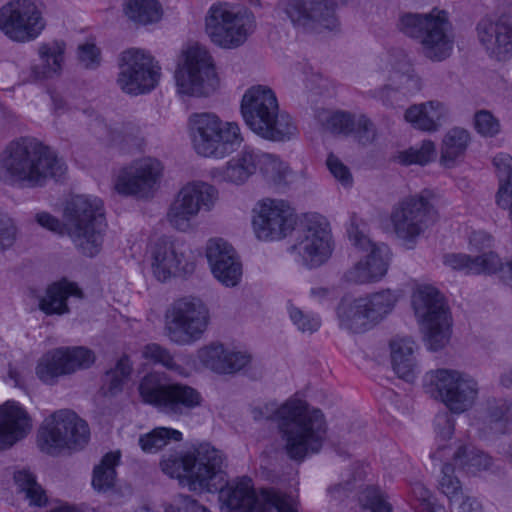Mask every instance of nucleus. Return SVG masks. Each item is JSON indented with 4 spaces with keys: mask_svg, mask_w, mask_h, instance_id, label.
Listing matches in <instances>:
<instances>
[{
    "mask_svg": "<svg viewBox=\"0 0 512 512\" xmlns=\"http://www.w3.org/2000/svg\"><path fill=\"white\" fill-rule=\"evenodd\" d=\"M288 314L292 323L302 333L312 334L321 326L320 318L313 313H306L292 303L288 304Z\"/></svg>",
    "mask_w": 512,
    "mask_h": 512,
    "instance_id": "nucleus-48",
    "label": "nucleus"
},
{
    "mask_svg": "<svg viewBox=\"0 0 512 512\" xmlns=\"http://www.w3.org/2000/svg\"><path fill=\"white\" fill-rule=\"evenodd\" d=\"M120 461L119 452L107 453L93 469L92 486L98 492H107L116 484V466Z\"/></svg>",
    "mask_w": 512,
    "mask_h": 512,
    "instance_id": "nucleus-37",
    "label": "nucleus"
},
{
    "mask_svg": "<svg viewBox=\"0 0 512 512\" xmlns=\"http://www.w3.org/2000/svg\"><path fill=\"white\" fill-rule=\"evenodd\" d=\"M356 118V115L338 111L328 117L326 126L332 133L349 135L355 130Z\"/></svg>",
    "mask_w": 512,
    "mask_h": 512,
    "instance_id": "nucleus-50",
    "label": "nucleus"
},
{
    "mask_svg": "<svg viewBox=\"0 0 512 512\" xmlns=\"http://www.w3.org/2000/svg\"><path fill=\"white\" fill-rule=\"evenodd\" d=\"M327 167L331 174L345 187H350L353 182L352 175L347 166H345L337 157L329 155L327 158Z\"/></svg>",
    "mask_w": 512,
    "mask_h": 512,
    "instance_id": "nucleus-57",
    "label": "nucleus"
},
{
    "mask_svg": "<svg viewBox=\"0 0 512 512\" xmlns=\"http://www.w3.org/2000/svg\"><path fill=\"white\" fill-rule=\"evenodd\" d=\"M253 417L277 422L284 450L295 461H303L307 456L319 453L326 440L324 414L300 399H289L281 406L267 403L253 409Z\"/></svg>",
    "mask_w": 512,
    "mask_h": 512,
    "instance_id": "nucleus-2",
    "label": "nucleus"
},
{
    "mask_svg": "<svg viewBox=\"0 0 512 512\" xmlns=\"http://www.w3.org/2000/svg\"><path fill=\"white\" fill-rule=\"evenodd\" d=\"M257 170L272 183L280 185L286 177L288 167L276 156L257 150Z\"/></svg>",
    "mask_w": 512,
    "mask_h": 512,
    "instance_id": "nucleus-43",
    "label": "nucleus"
},
{
    "mask_svg": "<svg viewBox=\"0 0 512 512\" xmlns=\"http://www.w3.org/2000/svg\"><path fill=\"white\" fill-rule=\"evenodd\" d=\"M417 346L411 337H395L390 342L391 362L394 372L406 382H413L418 373L415 357Z\"/></svg>",
    "mask_w": 512,
    "mask_h": 512,
    "instance_id": "nucleus-32",
    "label": "nucleus"
},
{
    "mask_svg": "<svg viewBox=\"0 0 512 512\" xmlns=\"http://www.w3.org/2000/svg\"><path fill=\"white\" fill-rule=\"evenodd\" d=\"M355 139L362 145L372 143L376 137V129L374 124L364 115L356 118L355 130L352 133Z\"/></svg>",
    "mask_w": 512,
    "mask_h": 512,
    "instance_id": "nucleus-54",
    "label": "nucleus"
},
{
    "mask_svg": "<svg viewBox=\"0 0 512 512\" xmlns=\"http://www.w3.org/2000/svg\"><path fill=\"white\" fill-rule=\"evenodd\" d=\"M413 493L421 500L422 509L426 512H445L444 507L436 505L429 500V490L417 483L413 487Z\"/></svg>",
    "mask_w": 512,
    "mask_h": 512,
    "instance_id": "nucleus-62",
    "label": "nucleus"
},
{
    "mask_svg": "<svg viewBox=\"0 0 512 512\" xmlns=\"http://www.w3.org/2000/svg\"><path fill=\"white\" fill-rule=\"evenodd\" d=\"M303 265L316 268L332 255V235L327 220L318 214H309L301 221L296 242L291 247Z\"/></svg>",
    "mask_w": 512,
    "mask_h": 512,
    "instance_id": "nucleus-17",
    "label": "nucleus"
},
{
    "mask_svg": "<svg viewBox=\"0 0 512 512\" xmlns=\"http://www.w3.org/2000/svg\"><path fill=\"white\" fill-rule=\"evenodd\" d=\"M374 275L365 261H359L344 274V278L350 283L364 284L376 282Z\"/></svg>",
    "mask_w": 512,
    "mask_h": 512,
    "instance_id": "nucleus-55",
    "label": "nucleus"
},
{
    "mask_svg": "<svg viewBox=\"0 0 512 512\" xmlns=\"http://www.w3.org/2000/svg\"><path fill=\"white\" fill-rule=\"evenodd\" d=\"M444 264L453 270L467 274H495L501 267V259L497 253L471 256L468 254H447Z\"/></svg>",
    "mask_w": 512,
    "mask_h": 512,
    "instance_id": "nucleus-33",
    "label": "nucleus"
},
{
    "mask_svg": "<svg viewBox=\"0 0 512 512\" xmlns=\"http://www.w3.org/2000/svg\"><path fill=\"white\" fill-rule=\"evenodd\" d=\"M162 16V6L157 0H130V21L146 26L159 22Z\"/></svg>",
    "mask_w": 512,
    "mask_h": 512,
    "instance_id": "nucleus-41",
    "label": "nucleus"
},
{
    "mask_svg": "<svg viewBox=\"0 0 512 512\" xmlns=\"http://www.w3.org/2000/svg\"><path fill=\"white\" fill-rule=\"evenodd\" d=\"M256 27L253 13L228 3L213 4L205 17V30L210 40L224 49L242 46Z\"/></svg>",
    "mask_w": 512,
    "mask_h": 512,
    "instance_id": "nucleus-11",
    "label": "nucleus"
},
{
    "mask_svg": "<svg viewBox=\"0 0 512 512\" xmlns=\"http://www.w3.org/2000/svg\"><path fill=\"white\" fill-rule=\"evenodd\" d=\"M65 163L47 146L22 138L9 143L0 155V179L8 184L34 188L66 172Z\"/></svg>",
    "mask_w": 512,
    "mask_h": 512,
    "instance_id": "nucleus-3",
    "label": "nucleus"
},
{
    "mask_svg": "<svg viewBox=\"0 0 512 512\" xmlns=\"http://www.w3.org/2000/svg\"><path fill=\"white\" fill-rule=\"evenodd\" d=\"M398 27L408 37L419 41L421 53L432 62L449 58L455 44V31L449 15L437 8L429 13H405Z\"/></svg>",
    "mask_w": 512,
    "mask_h": 512,
    "instance_id": "nucleus-6",
    "label": "nucleus"
},
{
    "mask_svg": "<svg viewBox=\"0 0 512 512\" xmlns=\"http://www.w3.org/2000/svg\"><path fill=\"white\" fill-rule=\"evenodd\" d=\"M141 355L143 358L159 363L169 370H178L179 368L170 352L158 344L146 345L141 351Z\"/></svg>",
    "mask_w": 512,
    "mask_h": 512,
    "instance_id": "nucleus-52",
    "label": "nucleus"
},
{
    "mask_svg": "<svg viewBox=\"0 0 512 512\" xmlns=\"http://www.w3.org/2000/svg\"><path fill=\"white\" fill-rule=\"evenodd\" d=\"M90 439L86 421L75 412L58 410L46 417L37 432V446L48 455L56 456L66 449H81Z\"/></svg>",
    "mask_w": 512,
    "mask_h": 512,
    "instance_id": "nucleus-9",
    "label": "nucleus"
},
{
    "mask_svg": "<svg viewBox=\"0 0 512 512\" xmlns=\"http://www.w3.org/2000/svg\"><path fill=\"white\" fill-rule=\"evenodd\" d=\"M425 386L435 399L456 414L470 409L478 398V382L469 374L454 369H436L425 376Z\"/></svg>",
    "mask_w": 512,
    "mask_h": 512,
    "instance_id": "nucleus-13",
    "label": "nucleus"
},
{
    "mask_svg": "<svg viewBox=\"0 0 512 512\" xmlns=\"http://www.w3.org/2000/svg\"><path fill=\"white\" fill-rule=\"evenodd\" d=\"M127 378L128 359L123 357L118 361L115 368L106 373L105 384L108 386V392L113 395L121 391Z\"/></svg>",
    "mask_w": 512,
    "mask_h": 512,
    "instance_id": "nucleus-51",
    "label": "nucleus"
},
{
    "mask_svg": "<svg viewBox=\"0 0 512 512\" xmlns=\"http://www.w3.org/2000/svg\"><path fill=\"white\" fill-rule=\"evenodd\" d=\"M30 429V418L18 402L7 401L0 407V450L24 438Z\"/></svg>",
    "mask_w": 512,
    "mask_h": 512,
    "instance_id": "nucleus-27",
    "label": "nucleus"
},
{
    "mask_svg": "<svg viewBox=\"0 0 512 512\" xmlns=\"http://www.w3.org/2000/svg\"><path fill=\"white\" fill-rule=\"evenodd\" d=\"M474 124L476 130L483 136L492 137L499 132V121L486 110H481L475 114Z\"/></svg>",
    "mask_w": 512,
    "mask_h": 512,
    "instance_id": "nucleus-53",
    "label": "nucleus"
},
{
    "mask_svg": "<svg viewBox=\"0 0 512 512\" xmlns=\"http://www.w3.org/2000/svg\"><path fill=\"white\" fill-rule=\"evenodd\" d=\"M175 502L178 510H183V512H210L207 507L199 504L188 495L179 494L175 497Z\"/></svg>",
    "mask_w": 512,
    "mask_h": 512,
    "instance_id": "nucleus-63",
    "label": "nucleus"
},
{
    "mask_svg": "<svg viewBox=\"0 0 512 512\" xmlns=\"http://www.w3.org/2000/svg\"><path fill=\"white\" fill-rule=\"evenodd\" d=\"M412 306L421 322L428 348L438 351L451 337L452 320L444 298L432 286H420L413 293Z\"/></svg>",
    "mask_w": 512,
    "mask_h": 512,
    "instance_id": "nucleus-12",
    "label": "nucleus"
},
{
    "mask_svg": "<svg viewBox=\"0 0 512 512\" xmlns=\"http://www.w3.org/2000/svg\"><path fill=\"white\" fill-rule=\"evenodd\" d=\"M434 209L423 196H411L394 206L391 223L396 235L405 241H414L433 221Z\"/></svg>",
    "mask_w": 512,
    "mask_h": 512,
    "instance_id": "nucleus-20",
    "label": "nucleus"
},
{
    "mask_svg": "<svg viewBox=\"0 0 512 512\" xmlns=\"http://www.w3.org/2000/svg\"><path fill=\"white\" fill-rule=\"evenodd\" d=\"M80 62L89 69H94L100 64V50L94 43H85L78 48Z\"/></svg>",
    "mask_w": 512,
    "mask_h": 512,
    "instance_id": "nucleus-58",
    "label": "nucleus"
},
{
    "mask_svg": "<svg viewBox=\"0 0 512 512\" xmlns=\"http://www.w3.org/2000/svg\"><path fill=\"white\" fill-rule=\"evenodd\" d=\"M397 301L398 295L391 289L342 299L336 309L339 326L351 333H363L385 319Z\"/></svg>",
    "mask_w": 512,
    "mask_h": 512,
    "instance_id": "nucleus-10",
    "label": "nucleus"
},
{
    "mask_svg": "<svg viewBox=\"0 0 512 512\" xmlns=\"http://www.w3.org/2000/svg\"><path fill=\"white\" fill-rule=\"evenodd\" d=\"M59 355L56 348L39 359L35 372L41 382L53 385L59 377L67 375Z\"/></svg>",
    "mask_w": 512,
    "mask_h": 512,
    "instance_id": "nucleus-40",
    "label": "nucleus"
},
{
    "mask_svg": "<svg viewBox=\"0 0 512 512\" xmlns=\"http://www.w3.org/2000/svg\"><path fill=\"white\" fill-rule=\"evenodd\" d=\"M453 460L467 474L475 475L481 471L491 470V456L473 446H461L453 455Z\"/></svg>",
    "mask_w": 512,
    "mask_h": 512,
    "instance_id": "nucleus-36",
    "label": "nucleus"
},
{
    "mask_svg": "<svg viewBox=\"0 0 512 512\" xmlns=\"http://www.w3.org/2000/svg\"><path fill=\"white\" fill-rule=\"evenodd\" d=\"M455 468L450 463H445L438 481V489L448 497L450 501L458 500L462 494V485L458 477L454 475Z\"/></svg>",
    "mask_w": 512,
    "mask_h": 512,
    "instance_id": "nucleus-46",
    "label": "nucleus"
},
{
    "mask_svg": "<svg viewBox=\"0 0 512 512\" xmlns=\"http://www.w3.org/2000/svg\"><path fill=\"white\" fill-rule=\"evenodd\" d=\"M493 243V237L485 231H473L469 236L470 250L478 252V255L494 253Z\"/></svg>",
    "mask_w": 512,
    "mask_h": 512,
    "instance_id": "nucleus-56",
    "label": "nucleus"
},
{
    "mask_svg": "<svg viewBox=\"0 0 512 512\" xmlns=\"http://www.w3.org/2000/svg\"><path fill=\"white\" fill-rule=\"evenodd\" d=\"M350 241L355 247L368 251L365 262L376 277L377 281L380 280L388 270L390 260V249L384 243L376 244L363 233L354 223H351L347 230Z\"/></svg>",
    "mask_w": 512,
    "mask_h": 512,
    "instance_id": "nucleus-30",
    "label": "nucleus"
},
{
    "mask_svg": "<svg viewBox=\"0 0 512 512\" xmlns=\"http://www.w3.org/2000/svg\"><path fill=\"white\" fill-rule=\"evenodd\" d=\"M182 433L173 428L157 427L139 438V445L144 452L155 453L170 441H180Z\"/></svg>",
    "mask_w": 512,
    "mask_h": 512,
    "instance_id": "nucleus-42",
    "label": "nucleus"
},
{
    "mask_svg": "<svg viewBox=\"0 0 512 512\" xmlns=\"http://www.w3.org/2000/svg\"><path fill=\"white\" fill-rule=\"evenodd\" d=\"M151 268L157 280L165 282L171 277L193 273L195 261L185 244L163 236L150 248Z\"/></svg>",
    "mask_w": 512,
    "mask_h": 512,
    "instance_id": "nucleus-19",
    "label": "nucleus"
},
{
    "mask_svg": "<svg viewBox=\"0 0 512 512\" xmlns=\"http://www.w3.org/2000/svg\"><path fill=\"white\" fill-rule=\"evenodd\" d=\"M189 129L195 151L204 157L224 158L242 142L236 123L224 122L212 113L192 114Z\"/></svg>",
    "mask_w": 512,
    "mask_h": 512,
    "instance_id": "nucleus-8",
    "label": "nucleus"
},
{
    "mask_svg": "<svg viewBox=\"0 0 512 512\" xmlns=\"http://www.w3.org/2000/svg\"><path fill=\"white\" fill-rule=\"evenodd\" d=\"M15 228L9 219L0 220V250L12 245Z\"/></svg>",
    "mask_w": 512,
    "mask_h": 512,
    "instance_id": "nucleus-64",
    "label": "nucleus"
},
{
    "mask_svg": "<svg viewBox=\"0 0 512 512\" xmlns=\"http://www.w3.org/2000/svg\"><path fill=\"white\" fill-rule=\"evenodd\" d=\"M448 116L447 107L438 100L411 105L404 114L405 120L415 129L436 132Z\"/></svg>",
    "mask_w": 512,
    "mask_h": 512,
    "instance_id": "nucleus-31",
    "label": "nucleus"
},
{
    "mask_svg": "<svg viewBox=\"0 0 512 512\" xmlns=\"http://www.w3.org/2000/svg\"><path fill=\"white\" fill-rule=\"evenodd\" d=\"M477 39L486 53L498 61L512 56V18L485 16L476 25Z\"/></svg>",
    "mask_w": 512,
    "mask_h": 512,
    "instance_id": "nucleus-23",
    "label": "nucleus"
},
{
    "mask_svg": "<svg viewBox=\"0 0 512 512\" xmlns=\"http://www.w3.org/2000/svg\"><path fill=\"white\" fill-rule=\"evenodd\" d=\"M160 67L143 49L130 48V95L149 93L158 84Z\"/></svg>",
    "mask_w": 512,
    "mask_h": 512,
    "instance_id": "nucleus-26",
    "label": "nucleus"
},
{
    "mask_svg": "<svg viewBox=\"0 0 512 512\" xmlns=\"http://www.w3.org/2000/svg\"><path fill=\"white\" fill-rule=\"evenodd\" d=\"M66 223L62 224L49 213L36 215L38 224L54 233H68L75 246L86 256L99 253L103 242V202L98 197L78 195L65 209Z\"/></svg>",
    "mask_w": 512,
    "mask_h": 512,
    "instance_id": "nucleus-4",
    "label": "nucleus"
},
{
    "mask_svg": "<svg viewBox=\"0 0 512 512\" xmlns=\"http://www.w3.org/2000/svg\"><path fill=\"white\" fill-rule=\"evenodd\" d=\"M63 54V43L53 42L40 46L39 55L45 65L42 77H50L61 69L64 59Z\"/></svg>",
    "mask_w": 512,
    "mask_h": 512,
    "instance_id": "nucleus-45",
    "label": "nucleus"
},
{
    "mask_svg": "<svg viewBox=\"0 0 512 512\" xmlns=\"http://www.w3.org/2000/svg\"><path fill=\"white\" fill-rule=\"evenodd\" d=\"M70 296L82 298L81 289L76 283L62 279L48 286L46 294L41 298L39 307L47 315H62L69 312L67 299Z\"/></svg>",
    "mask_w": 512,
    "mask_h": 512,
    "instance_id": "nucleus-34",
    "label": "nucleus"
},
{
    "mask_svg": "<svg viewBox=\"0 0 512 512\" xmlns=\"http://www.w3.org/2000/svg\"><path fill=\"white\" fill-rule=\"evenodd\" d=\"M470 134L467 130L454 127L444 136L441 147V163L446 167L454 165L455 161L462 157L469 145Z\"/></svg>",
    "mask_w": 512,
    "mask_h": 512,
    "instance_id": "nucleus-35",
    "label": "nucleus"
},
{
    "mask_svg": "<svg viewBox=\"0 0 512 512\" xmlns=\"http://www.w3.org/2000/svg\"><path fill=\"white\" fill-rule=\"evenodd\" d=\"M57 351L67 375L87 369L95 362L93 351L82 346L61 347L57 348Z\"/></svg>",
    "mask_w": 512,
    "mask_h": 512,
    "instance_id": "nucleus-38",
    "label": "nucleus"
},
{
    "mask_svg": "<svg viewBox=\"0 0 512 512\" xmlns=\"http://www.w3.org/2000/svg\"><path fill=\"white\" fill-rule=\"evenodd\" d=\"M198 357L207 368L220 374L236 373L251 361L247 353L229 351L222 344L214 343L201 348Z\"/></svg>",
    "mask_w": 512,
    "mask_h": 512,
    "instance_id": "nucleus-29",
    "label": "nucleus"
},
{
    "mask_svg": "<svg viewBox=\"0 0 512 512\" xmlns=\"http://www.w3.org/2000/svg\"><path fill=\"white\" fill-rule=\"evenodd\" d=\"M218 200V190L203 181H193L184 185L174 196L166 220L177 231L193 229L192 220L201 210L211 211Z\"/></svg>",
    "mask_w": 512,
    "mask_h": 512,
    "instance_id": "nucleus-16",
    "label": "nucleus"
},
{
    "mask_svg": "<svg viewBox=\"0 0 512 512\" xmlns=\"http://www.w3.org/2000/svg\"><path fill=\"white\" fill-rule=\"evenodd\" d=\"M282 6L292 24L305 31L322 32L338 26L334 9L322 0H282Z\"/></svg>",
    "mask_w": 512,
    "mask_h": 512,
    "instance_id": "nucleus-22",
    "label": "nucleus"
},
{
    "mask_svg": "<svg viewBox=\"0 0 512 512\" xmlns=\"http://www.w3.org/2000/svg\"><path fill=\"white\" fill-rule=\"evenodd\" d=\"M510 403L507 401L499 400L489 403L488 418L491 423L509 422L510 416Z\"/></svg>",
    "mask_w": 512,
    "mask_h": 512,
    "instance_id": "nucleus-59",
    "label": "nucleus"
},
{
    "mask_svg": "<svg viewBox=\"0 0 512 512\" xmlns=\"http://www.w3.org/2000/svg\"><path fill=\"white\" fill-rule=\"evenodd\" d=\"M455 421L448 413H442L436 416L435 429L437 435L443 439H450L454 433Z\"/></svg>",
    "mask_w": 512,
    "mask_h": 512,
    "instance_id": "nucleus-61",
    "label": "nucleus"
},
{
    "mask_svg": "<svg viewBox=\"0 0 512 512\" xmlns=\"http://www.w3.org/2000/svg\"><path fill=\"white\" fill-rule=\"evenodd\" d=\"M165 333L177 345L199 341L208 328L210 313L197 297H183L172 303L166 313Z\"/></svg>",
    "mask_w": 512,
    "mask_h": 512,
    "instance_id": "nucleus-14",
    "label": "nucleus"
},
{
    "mask_svg": "<svg viewBox=\"0 0 512 512\" xmlns=\"http://www.w3.org/2000/svg\"><path fill=\"white\" fill-rule=\"evenodd\" d=\"M177 91L187 96H208L218 87V76L209 51L195 44L184 52V61L175 72Z\"/></svg>",
    "mask_w": 512,
    "mask_h": 512,
    "instance_id": "nucleus-15",
    "label": "nucleus"
},
{
    "mask_svg": "<svg viewBox=\"0 0 512 512\" xmlns=\"http://www.w3.org/2000/svg\"><path fill=\"white\" fill-rule=\"evenodd\" d=\"M497 176L500 183L511 182L512 179V157L505 153L496 155L493 159Z\"/></svg>",
    "mask_w": 512,
    "mask_h": 512,
    "instance_id": "nucleus-60",
    "label": "nucleus"
},
{
    "mask_svg": "<svg viewBox=\"0 0 512 512\" xmlns=\"http://www.w3.org/2000/svg\"><path fill=\"white\" fill-rule=\"evenodd\" d=\"M241 113L246 125L265 140L282 142L297 134L292 118L280 112L275 92L266 85H254L246 90Z\"/></svg>",
    "mask_w": 512,
    "mask_h": 512,
    "instance_id": "nucleus-5",
    "label": "nucleus"
},
{
    "mask_svg": "<svg viewBox=\"0 0 512 512\" xmlns=\"http://www.w3.org/2000/svg\"><path fill=\"white\" fill-rule=\"evenodd\" d=\"M435 156L436 149L434 142L431 140H425L419 146L416 145L401 151L398 155V160L401 164L404 165H425L431 162Z\"/></svg>",
    "mask_w": 512,
    "mask_h": 512,
    "instance_id": "nucleus-44",
    "label": "nucleus"
},
{
    "mask_svg": "<svg viewBox=\"0 0 512 512\" xmlns=\"http://www.w3.org/2000/svg\"><path fill=\"white\" fill-rule=\"evenodd\" d=\"M44 27L41 11L31 0H11L0 8V30L13 41L34 40Z\"/></svg>",
    "mask_w": 512,
    "mask_h": 512,
    "instance_id": "nucleus-18",
    "label": "nucleus"
},
{
    "mask_svg": "<svg viewBox=\"0 0 512 512\" xmlns=\"http://www.w3.org/2000/svg\"><path fill=\"white\" fill-rule=\"evenodd\" d=\"M206 257L212 274L223 285L234 287L242 276V264L235 249L222 238H212L206 245Z\"/></svg>",
    "mask_w": 512,
    "mask_h": 512,
    "instance_id": "nucleus-24",
    "label": "nucleus"
},
{
    "mask_svg": "<svg viewBox=\"0 0 512 512\" xmlns=\"http://www.w3.org/2000/svg\"><path fill=\"white\" fill-rule=\"evenodd\" d=\"M257 150L245 147L225 165L211 170L214 181L243 185L257 171Z\"/></svg>",
    "mask_w": 512,
    "mask_h": 512,
    "instance_id": "nucleus-28",
    "label": "nucleus"
},
{
    "mask_svg": "<svg viewBox=\"0 0 512 512\" xmlns=\"http://www.w3.org/2000/svg\"><path fill=\"white\" fill-rule=\"evenodd\" d=\"M395 81L398 90L404 94L414 95L423 87L421 77L411 65H407L404 71L397 72Z\"/></svg>",
    "mask_w": 512,
    "mask_h": 512,
    "instance_id": "nucleus-49",
    "label": "nucleus"
},
{
    "mask_svg": "<svg viewBox=\"0 0 512 512\" xmlns=\"http://www.w3.org/2000/svg\"><path fill=\"white\" fill-rule=\"evenodd\" d=\"M296 223L295 210L287 202L266 199L259 206L253 227L258 239L280 240L295 229Z\"/></svg>",
    "mask_w": 512,
    "mask_h": 512,
    "instance_id": "nucleus-21",
    "label": "nucleus"
},
{
    "mask_svg": "<svg viewBox=\"0 0 512 512\" xmlns=\"http://www.w3.org/2000/svg\"><path fill=\"white\" fill-rule=\"evenodd\" d=\"M163 166L157 159L146 157L130 168V196L151 199L160 188Z\"/></svg>",
    "mask_w": 512,
    "mask_h": 512,
    "instance_id": "nucleus-25",
    "label": "nucleus"
},
{
    "mask_svg": "<svg viewBox=\"0 0 512 512\" xmlns=\"http://www.w3.org/2000/svg\"><path fill=\"white\" fill-rule=\"evenodd\" d=\"M359 500L364 512H392V505L378 488L367 487Z\"/></svg>",
    "mask_w": 512,
    "mask_h": 512,
    "instance_id": "nucleus-47",
    "label": "nucleus"
},
{
    "mask_svg": "<svg viewBox=\"0 0 512 512\" xmlns=\"http://www.w3.org/2000/svg\"><path fill=\"white\" fill-rule=\"evenodd\" d=\"M161 467L165 474L179 479L181 485L192 491H219L222 512H297L292 498L280 492L263 489L257 494L249 477L219 488L215 480H223V455L209 443L165 459Z\"/></svg>",
    "mask_w": 512,
    "mask_h": 512,
    "instance_id": "nucleus-1",
    "label": "nucleus"
},
{
    "mask_svg": "<svg viewBox=\"0 0 512 512\" xmlns=\"http://www.w3.org/2000/svg\"><path fill=\"white\" fill-rule=\"evenodd\" d=\"M138 393L143 403L177 419L190 416L204 401L194 387L180 382L166 383L158 373L145 375L139 382Z\"/></svg>",
    "mask_w": 512,
    "mask_h": 512,
    "instance_id": "nucleus-7",
    "label": "nucleus"
},
{
    "mask_svg": "<svg viewBox=\"0 0 512 512\" xmlns=\"http://www.w3.org/2000/svg\"><path fill=\"white\" fill-rule=\"evenodd\" d=\"M14 481L20 492L24 493L25 498L33 506L46 505L48 498L45 490L36 481V477L28 470H19L14 474Z\"/></svg>",
    "mask_w": 512,
    "mask_h": 512,
    "instance_id": "nucleus-39",
    "label": "nucleus"
}]
</instances>
